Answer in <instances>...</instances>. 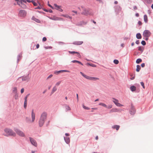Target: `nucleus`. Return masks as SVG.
Wrapping results in <instances>:
<instances>
[{"label": "nucleus", "mask_w": 153, "mask_h": 153, "mask_svg": "<svg viewBox=\"0 0 153 153\" xmlns=\"http://www.w3.org/2000/svg\"><path fill=\"white\" fill-rule=\"evenodd\" d=\"M80 10L82 11L81 14L85 15H88L89 13V10L86 9L83 7H81V8H79Z\"/></svg>", "instance_id": "f257e3e1"}, {"label": "nucleus", "mask_w": 153, "mask_h": 153, "mask_svg": "<svg viewBox=\"0 0 153 153\" xmlns=\"http://www.w3.org/2000/svg\"><path fill=\"white\" fill-rule=\"evenodd\" d=\"M80 73L85 78H86L87 79H89V80H97L99 79L97 77H91V76H87L81 72H80Z\"/></svg>", "instance_id": "f03ea898"}, {"label": "nucleus", "mask_w": 153, "mask_h": 153, "mask_svg": "<svg viewBox=\"0 0 153 153\" xmlns=\"http://www.w3.org/2000/svg\"><path fill=\"white\" fill-rule=\"evenodd\" d=\"M17 4L19 6L23 8L26 7L25 4L26 3L27 1H16Z\"/></svg>", "instance_id": "7ed1b4c3"}, {"label": "nucleus", "mask_w": 153, "mask_h": 153, "mask_svg": "<svg viewBox=\"0 0 153 153\" xmlns=\"http://www.w3.org/2000/svg\"><path fill=\"white\" fill-rule=\"evenodd\" d=\"M5 132L9 135L15 136L16 134L11 129L6 128L4 130Z\"/></svg>", "instance_id": "20e7f679"}, {"label": "nucleus", "mask_w": 153, "mask_h": 153, "mask_svg": "<svg viewBox=\"0 0 153 153\" xmlns=\"http://www.w3.org/2000/svg\"><path fill=\"white\" fill-rule=\"evenodd\" d=\"M14 131L16 134L19 136L22 137H24L25 136V134L24 133L20 130L15 128L14 129Z\"/></svg>", "instance_id": "39448f33"}, {"label": "nucleus", "mask_w": 153, "mask_h": 153, "mask_svg": "<svg viewBox=\"0 0 153 153\" xmlns=\"http://www.w3.org/2000/svg\"><path fill=\"white\" fill-rule=\"evenodd\" d=\"M151 34V33L148 30H145L143 33V36L145 37H149Z\"/></svg>", "instance_id": "423d86ee"}, {"label": "nucleus", "mask_w": 153, "mask_h": 153, "mask_svg": "<svg viewBox=\"0 0 153 153\" xmlns=\"http://www.w3.org/2000/svg\"><path fill=\"white\" fill-rule=\"evenodd\" d=\"M47 115L46 112H44L41 114L40 119L45 121L47 118Z\"/></svg>", "instance_id": "0eeeda50"}, {"label": "nucleus", "mask_w": 153, "mask_h": 153, "mask_svg": "<svg viewBox=\"0 0 153 153\" xmlns=\"http://www.w3.org/2000/svg\"><path fill=\"white\" fill-rule=\"evenodd\" d=\"M27 14L26 12L24 10H20L19 13V16L22 17H24Z\"/></svg>", "instance_id": "6e6552de"}, {"label": "nucleus", "mask_w": 153, "mask_h": 153, "mask_svg": "<svg viewBox=\"0 0 153 153\" xmlns=\"http://www.w3.org/2000/svg\"><path fill=\"white\" fill-rule=\"evenodd\" d=\"M113 99L114 100H113V102L115 104V105L119 107H121L123 106V105H122L121 104H120L118 102V100L116 99H115L114 98H113Z\"/></svg>", "instance_id": "1a4fd4ad"}, {"label": "nucleus", "mask_w": 153, "mask_h": 153, "mask_svg": "<svg viewBox=\"0 0 153 153\" xmlns=\"http://www.w3.org/2000/svg\"><path fill=\"white\" fill-rule=\"evenodd\" d=\"M27 2L28 3L32 2L33 4V5L35 6H36L38 4L40 6H41V3L39 1H36L37 3L35 2L34 1H27Z\"/></svg>", "instance_id": "9d476101"}, {"label": "nucleus", "mask_w": 153, "mask_h": 153, "mask_svg": "<svg viewBox=\"0 0 153 153\" xmlns=\"http://www.w3.org/2000/svg\"><path fill=\"white\" fill-rule=\"evenodd\" d=\"M130 110V113L131 114L134 115L135 113V110L132 105H131V108Z\"/></svg>", "instance_id": "9b49d317"}, {"label": "nucleus", "mask_w": 153, "mask_h": 153, "mask_svg": "<svg viewBox=\"0 0 153 153\" xmlns=\"http://www.w3.org/2000/svg\"><path fill=\"white\" fill-rule=\"evenodd\" d=\"M30 139L31 144L35 146H37V144L35 140L33 138L31 137H30Z\"/></svg>", "instance_id": "f8f14e48"}, {"label": "nucleus", "mask_w": 153, "mask_h": 153, "mask_svg": "<svg viewBox=\"0 0 153 153\" xmlns=\"http://www.w3.org/2000/svg\"><path fill=\"white\" fill-rule=\"evenodd\" d=\"M31 117L32 120H31V122L32 123H33L34 122L35 120V114L34 112L33 111V110L32 111Z\"/></svg>", "instance_id": "ddd939ff"}, {"label": "nucleus", "mask_w": 153, "mask_h": 153, "mask_svg": "<svg viewBox=\"0 0 153 153\" xmlns=\"http://www.w3.org/2000/svg\"><path fill=\"white\" fill-rule=\"evenodd\" d=\"M87 22L83 21L78 22L77 24V25L78 26H82L83 25H85L87 24Z\"/></svg>", "instance_id": "4468645a"}, {"label": "nucleus", "mask_w": 153, "mask_h": 153, "mask_svg": "<svg viewBox=\"0 0 153 153\" xmlns=\"http://www.w3.org/2000/svg\"><path fill=\"white\" fill-rule=\"evenodd\" d=\"M45 121L44 120L40 119L39 121V126L40 127L42 126L43 125Z\"/></svg>", "instance_id": "2eb2a0df"}, {"label": "nucleus", "mask_w": 153, "mask_h": 153, "mask_svg": "<svg viewBox=\"0 0 153 153\" xmlns=\"http://www.w3.org/2000/svg\"><path fill=\"white\" fill-rule=\"evenodd\" d=\"M29 96V94L27 95L25 98V101L24 102V107L25 108H26L27 107V99Z\"/></svg>", "instance_id": "dca6fc26"}, {"label": "nucleus", "mask_w": 153, "mask_h": 153, "mask_svg": "<svg viewBox=\"0 0 153 153\" xmlns=\"http://www.w3.org/2000/svg\"><path fill=\"white\" fill-rule=\"evenodd\" d=\"M22 78V81H26L28 79V76H23L22 77H19L18 79L17 80H19V79Z\"/></svg>", "instance_id": "f3484780"}, {"label": "nucleus", "mask_w": 153, "mask_h": 153, "mask_svg": "<svg viewBox=\"0 0 153 153\" xmlns=\"http://www.w3.org/2000/svg\"><path fill=\"white\" fill-rule=\"evenodd\" d=\"M83 42L82 41H76L74 42L73 44L76 45H80L82 44Z\"/></svg>", "instance_id": "a211bd4d"}, {"label": "nucleus", "mask_w": 153, "mask_h": 153, "mask_svg": "<svg viewBox=\"0 0 153 153\" xmlns=\"http://www.w3.org/2000/svg\"><path fill=\"white\" fill-rule=\"evenodd\" d=\"M64 139L67 143L68 144L70 143V139L69 137H64Z\"/></svg>", "instance_id": "6ab92c4d"}, {"label": "nucleus", "mask_w": 153, "mask_h": 153, "mask_svg": "<svg viewBox=\"0 0 153 153\" xmlns=\"http://www.w3.org/2000/svg\"><path fill=\"white\" fill-rule=\"evenodd\" d=\"M57 88L56 86H54L53 88L51 94H53L57 90Z\"/></svg>", "instance_id": "aec40b11"}, {"label": "nucleus", "mask_w": 153, "mask_h": 153, "mask_svg": "<svg viewBox=\"0 0 153 153\" xmlns=\"http://www.w3.org/2000/svg\"><path fill=\"white\" fill-rule=\"evenodd\" d=\"M120 127V126H119L116 125L113 126L112 128H115L117 130H118L119 129Z\"/></svg>", "instance_id": "412c9836"}, {"label": "nucleus", "mask_w": 153, "mask_h": 153, "mask_svg": "<svg viewBox=\"0 0 153 153\" xmlns=\"http://www.w3.org/2000/svg\"><path fill=\"white\" fill-rule=\"evenodd\" d=\"M130 89L132 91H135L136 90V88L134 86H131L130 87Z\"/></svg>", "instance_id": "4be33fe9"}, {"label": "nucleus", "mask_w": 153, "mask_h": 153, "mask_svg": "<svg viewBox=\"0 0 153 153\" xmlns=\"http://www.w3.org/2000/svg\"><path fill=\"white\" fill-rule=\"evenodd\" d=\"M144 20L146 23L148 22V17L146 15H145L144 16Z\"/></svg>", "instance_id": "5701e85b"}, {"label": "nucleus", "mask_w": 153, "mask_h": 153, "mask_svg": "<svg viewBox=\"0 0 153 153\" xmlns=\"http://www.w3.org/2000/svg\"><path fill=\"white\" fill-rule=\"evenodd\" d=\"M136 37L138 39H141L142 36L140 33H138L136 35Z\"/></svg>", "instance_id": "b1692460"}, {"label": "nucleus", "mask_w": 153, "mask_h": 153, "mask_svg": "<svg viewBox=\"0 0 153 153\" xmlns=\"http://www.w3.org/2000/svg\"><path fill=\"white\" fill-rule=\"evenodd\" d=\"M13 92L14 94L17 93V88L16 87H14L13 88Z\"/></svg>", "instance_id": "393cba45"}, {"label": "nucleus", "mask_w": 153, "mask_h": 153, "mask_svg": "<svg viewBox=\"0 0 153 153\" xmlns=\"http://www.w3.org/2000/svg\"><path fill=\"white\" fill-rule=\"evenodd\" d=\"M72 62L73 63L77 62V63H79V64H81L82 65H83V64L80 62L79 61H77V60H74L72 61Z\"/></svg>", "instance_id": "a878e982"}, {"label": "nucleus", "mask_w": 153, "mask_h": 153, "mask_svg": "<svg viewBox=\"0 0 153 153\" xmlns=\"http://www.w3.org/2000/svg\"><path fill=\"white\" fill-rule=\"evenodd\" d=\"M140 69V67L139 65H137V68L136 71L137 72H139Z\"/></svg>", "instance_id": "bb28decb"}, {"label": "nucleus", "mask_w": 153, "mask_h": 153, "mask_svg": "<svg viewBox=\"0 0 153 153\" xmlns=\"http://www.w3.org/2000/svg\"><path fill=\"white\" fill-rule=\"evenodd\" d=\"M26 121L28 123H32L31 122V120H30L28 117H26Z\"/></svg>", "instance_id": "cd10ccee"}, {"label": "nucleus", "mask_w": 153, "mask_h": 153, "mask_svg": "<svg viewBox=\"0 0 153 153\" xmlns=\"http://www.w3.org/2000/svg\"><path fill=\"white\" fill-rule=\"evenodd\" d=\"M99 105H102V106L103 107H105V108H107V105L105 104L104 103H99Z\"/></svg>", "instance_id": "c85d7f7f"}, {"label": "nucleus", "mask_w": 153, "mask_h": 153, "mask_svg": "<svg viewBox=\"0 0 153 153\" xmlns=\"http://www.w3.org/2000/svg\"><path fill=\"white\" fill-rule=\"evenodd\" d=\"M130 76L131 77L130 78L131 79L133 80L134 79L135 77V75H133V74H130Z\"/></svg>", "instance_id": "c756f323"}, {"label": "nucleus", "mask_w": 153, "mask_h": 153, "mask_svg": "<svg viewBox=\"0 0 153 153\" xmlns=\"http://www.w3.org/2000/svg\"><path fill=\"white\" fill-rule=\"evenodd\" d=\"M142 59H137V60H136V62L137 63V64H139V63L140 62H142Z\"/></svg>", "instance_id": "7c9ffc66"}, {"label": "nucleus", "mask_w": 153, "mask_h": 153, "mask_svg": "<svg viewBox=\"0 0 153 153\" xmlns=\"http://www.w3.org/2000/svg\"><path fill=\"white\" fill-rule=\"evenodd\" d=\"M66 109L67 111H70L71 110V108L68 105H66L65 106Z\"/></svg>", "instance_id": "2f4dec72"}, {"label": "nucleus", "mask_w": 153, "mask_h": 153, "mask_svg": "<svg viewBox=\"0 0 153 153\" xmlns=\"http://www.w3.org/2000/svg\"><path fill=\"white\" fill-rule=\"evenodd\" d=\"M62 16L64 17H66V18H69L71 19H72V17H71V16H69L68 15H62Z\"/></svg>", "instance_id": "473e14b6"}, {"label": "nucleus", "mask_w": 153, "mask_h": 153, "mask_svg": "<svg viewBox=\"0 0 153 153\" xmlns=\"http://www.w3.org/2000/svg\"><path fill=\"white\" fill-rule=\"evenodd\" d=\"M22 57V55L21 54H20L18 56V62H19V61L21 59Z\"/></svg>", "instance_id": "72a5a7b5"}, {"label": "nucleus", "mask_w": 153, "mask_h": 153, "mask_svg": "<svg viewBox=\"0 0 153 153\" xmlns=\"http://www.w3.org/2000/svg\"><path fill=\"white\" fill-rule=\"evenodd\" d=\"M54 6H55V7H56V9L57 10H58V9H59V8H60V7H61V6H59L58 5H57L56 4H54Z\"/></svg>", "instance_id": "f704fd0d"}, {"label": "nucleus", "mask_w": 153, "mask_h": 153, "mask_svg": "<svg viewBox=\"0 0 153 153\" xmlns=\"http://www.w3.org/2000/svg\"><path fill=\"white\" fill-rule=\"evenodd\" d=\"M61 83V81H58L55 84V86H58Z\"/></svg>", "instance_id": "c9c22d12"}, {"label": "nucleus", "mask_w": 153, "mask_h": 153, "mask_svg": "<svg viewBox=\"0 0 153 153\" xmlns=\"http://www.w3.org/2000/svg\"><path fill=\"white\" fill-rule=\"evenodd\" d=\"M14 94H15L14 96L15 99L16 100L18 99V95L17 93Z\"/></svg>", "instance_id": "e433bc0d"}, {"label": "nucleus", "mask_w": 153, "mask_h": 153, "mask_svg": "<svg viewBox=\"0 0 153 153\" xmlns=\"http://www.w3.org/2000/svg\"><path fill=\"white\" fill-rule=\"evenodd\" d=\"M119 61L117 59H115L114 60V62L115 64H118L119 63Z\"/></svg>", "instance_id": "4c0bfd02"}, {"label": "nucleus", "mask_w": 153, "mask_h": 153, "mask_svg": "<svg viewBox=\"0 0 153 153\" xmlns=\"http://www.w3.org/2000/svg\"><path fill=\"white\" fill-rule=\"evenodd\" d=\"M60 72L61 73H62V72H69V71H68L67 70H62L60 71Z\"/></svg>", "instance_id": "58836bf2"}, {"label": "nucleus", "mask_w": 153, "mask_h": 153, "mask_svg": "<svg viewBox=\"0 0 153 153\" xmlns=\"http://www.w3.org/2000/svg\"><path fill=\"white\" fill-rule=\"evenodd\" d=\"M82 106L83 108L85 109L89 110L90 109V108H89L85 106L84 105H83Z\"/></svg>", "instance_id": "ea45409f"}, {"label": "nucleus", "mask_w": 153, "mask_h": 153, "mask_svg": "<svg viewBox=\"0 0 153 153\" xmlns=\"http://www.w3.org/2000/svg\"><path fill=\"white\" fill-rule=\"evenodd\" d=\"M44 48L46 49H52V48L51 46H47V47H45Z\"/></svg>", "instance_id": "a19ab883"}, {"label": "nucleus", "mask_w": 153, "mask_h": 153, "mask_svg": "<svg viewBox=\"0 0 153 153\" xmlns=\"http://www.w3.org/2000/svg\"><path fill=\"white\" fill-rule=\"evenodd\" d=\"M33 20H34L35 21L37 22H40V21L38 19L34 18L33 17Z\"/></svg>", "instance_id": "79ce46f5"}, {"label": "nucleus", "mask_w": 153, "mask_h": 153, "mask_svg": "<svg viewBox=\"0 0 153 153\" xmlns=\"http://www.w3.org/2000/svg\"><path fill=\"white\" fill-rule=\"evenodd\" d=\"M77 52L75 51H69V53H70V54H74L75 53H76Z\"/></svg>", "instance_id": "37998d69"}, {"label": "nucleus", "mask_w": 153, "mask_h": 153, "mask_svg": "<svg viewBox=\"0 0 153 153\" xmlns=\"http://www.w3.org/2000/svg\"><path fill=\"white\" fill-rule=\"evenodd\" d=\"M138 50L142 52L143 51V49L141 47H138Z\"/></svg>", "instance_id": "c03bdc74"}, {"label": "nucleus", "mask_w": 153, "mask_h": 153, "mask_svg": "<svg viewBox=\"0 0 153 153\" xmlns=\"http://www.w3.org/2000/svg\"><path fill=\"white\" fill-rule=\"evenodd\" d=\"M141 43L143 45H146V42H145V41H144V40L142 41L141 42Z\"/></svg>", "instance_id": "a18cd8bd"}, {"label": "nucleus", "mask_w": 153, "mask_h": 153, "mask_svg": "<svg viewBox=\"0 0 153 153\" xmlns=\"http://www.w3.org/2000/svg\"><path fill=\"white\" fill-rule=\"evenodd\" d=\"M140 84H141V85L143 87V88L144 89L145 88V86H144V83L143 82H140Z\"/></svg>", "instance_id": "49530a36"}, {"label": "nucleus", "mask_w": 153, "mask_h": 153, "mask_svg": "<svg viewBox=\"0 0 153 153\" xmlns=\"http://www.w3.org/2000/svg\"><path fill=\"white\" fill-rule=\"evenodd\" d=\"M76 54H77V55L78 57L79 58H80L81 57V56L79 52H76Z\"/></svg>", "instance_id": "de8ad7c7"}, {"label": "nucleus", "mask_w": 153, "mask_h": 153, "mask_svg": "<svg viewBox=\"0 0 153 153\" xmlns=\"http://www.w3.org/2000/svg\"><path fill=\"white\" fill-rule=\"evenodd\" d=\"M53 76V75L52 74H51L47 78V79L48 80L50 78H51Z\"/></svg>", "instance_id": "09e8293b"}, {"label": "nucleus", "mask_w": 153, "mask_h": 153, "mask_svg": "<svg viewBox=\"0 0 153 153\" xmlns=\"http://www.w3.org/2000/svg\"><path fill=\"white\" fill-rule=\"evenodd\" d=\"M54 74H59L60 73V71H55L54 72Z\"/></svg>", "instance_id": "8fccbe9b"}, {"label": "nucleus", "mask_w": 153, "mask_h": 153, "mask_svg": "<svg viewBox=\"0 0 153 153\" xmlns=\"http://www.w3.org/2000/svg\"><path fill=\"white\" fill-rule=\"evenodd\" d=\"M24 88H22L21 90V92L22 94L24 92Z\"/></svg>", "instance_id": "3c124183"}, {"label": "nucleus", "mask_w": 153, "mask_h": 153, "mask_svg": "<svg viewBox=\"0 0 153 153\" xmlns=\"http://www.w3.org/2000/svg\"><path fill=\"white\" fill-rule=\"evenodd\" d=\"M58 10L60 12H62L63 11L62 9L61 8V7L59 8V9Z\"/></svg>", "instance_id": "603ef678"}, {"label": "nucleus", "mask_w": 153, "mask_h": 153, "mask_svg": "<svg viewBox=\"0 0 153 153\" xmlns=\"http://www.w3.org/2000/svg\"><path fill=\"white\" fill-rule=\"evenodd\" d=\"M47 40V39L46 37H44L42 39V40L43 41H45L46 40Z\"/></svg>", "instance_id": "864d4df0"}, {"label": "nucleus", "mask_w": 153, "mask_h": 153, "mask_svg": "<svg viewBox=\"0 0 153 153\" xmlns=\"http://www.w3.org/2000/svg\"><path fill=\"white\" fill-rule=\"evenodd\" d=\"M138 24L140 25H141L142 24L141 22V21H139L138 22Z\"/></svg>", "instance_id": "5fc2aeb1"}, {"label": "nucleus", "mask_w": 153, "mask_h": 153, "mask_svg": "<svg viewBox=\"0 0 153 153\" xmlns=\"http://www.w3.org/2000/svg\"><path fill=\"white\" fill-rule=\"evenodd\" d=\"M141 66L142 67H144L145 66V64L143 63L141 64Z\"/></svg>", "instance_id": "6e6d98bb"}, {"label": "nucleus", "mask_w": 153, "mask_h": 153, "mask_svg": "<svg viewBox=\"0 0 153 153\" xmlns=\"http://www.w3.org/2000/svg\"><path fill=\"white\" fill-rule=\"evenodd\" d=\"M112 106L111 105H110L108 107H107V108H112Z\"/></svg>", "instance_id": "4d7b16f0"}, {"label": "nucleus", "mask_w": 153, "mask_h": 153, "mask_svg": "<svg viewBox=\"0 0 153 153\" xmlns=\"http://www.w3.org/2000/svg\"><path fill=\"white\" fill-rule=\"evenodd\" d=\"M136 43L137 44H138L139 43V40H137L136 42Z\"/></svg>", "instance_id": "13d9d810"}, {"label": "nucleus", "mask_w": 153, "mask_h": 153, "mask_svg": "<svg viewBox=\"0 0 153 153\" xmlns=\"http://www.w3.org/2000/svg\"><path fill=\"white\" fill-rule=\"evenodd\" d=\"M72 12H74V13H75L76 14H77V12L76 11L73 10V11H72Z\"/></svg>", "instance_id": "bf43d9fd"}, {"label": "nucleus", "mask_w": 153, "mask_h": 153, "mask_svg": "<svg viewBox=\"0 0 153 153\" xmlns=\"http://www.w3.org/2000/svg\"><path fill=\"white\" fill-rule=\"evenodd\" d=\"M48 6L50 7L51 8H53V7L50 4H49V1H48Z\"/></svg>", "instance_id": "052dcab7"}, {"label": "nucleus", "mask_w": 153, "mask_h": 153, "mask_svg": "<svg viewBox=\"0 0 153 153\" xmlns=\"http://www.w3.org/2000/svg\"><path fill=\"white\" fill-rule=\"evenodd\" d=\"M36 47L37 48H39V44H37L36 45Z\"/></svg>", "instance_id": "680f3d73"}, {"label": "nucleus", "mask_w": 153, "mask_h": 153, "mask_svg": "<svg viewBox=\"0 0 153 153\" xmlns=\"http://www.w3.org/2000/svg\"><path fill=\"white\" fill-rule=\"evenodd\" d=\"M137 7L136 6H134V10H136L137 9Z\"/></svg>", "instance_id": "e2e57ef3"}, {"label": "nucleus", "mask_w": 153, "mask_h": 153, "mask_svg": "<svg viewBox=\"0 0 153 153\" xmlns=\"http://www.w3.org/2000/svg\"><path fill=\"white\" fill-rule=\"evenodd\" d=\"M136 16L137 17H138L139 16V14L138 13H136Z\"/></svg>", "instance_id": "0e129e2a"}, {"label": "nucleus", "mask_w": 153, "mask_h": 153, "mask_svg": "<svg viewBox=\"0 0 153 153\" xmlns=\"http://www.w3.org/2000/svg\"><path fill=\"white\" fill-rule=\"evenodd\" d=\"M76 97H77V101H78V94H76Z\"/></svg>", "instance_id": "69168bd1"}, {"label": "nucleus", "mask_w": 153, "mask_h": 153, "mask_svg": "<svg viewBox=\"0 0 153 153\" xmlns=\"http://www.w3.org/2000/svg\"><path fill=\"white\" fill-rule=\"evenodd\" d=\"M65 135H66L67 136H69V134H68V133H65Z\"/></svg>", "instance_id": "338daca9"}, {"label": "nucleus", "mask_w": 153, "mask_h": 153, "mask_svg": "<svg viewBox=\"0 0 153 153\" xmlns=\"http://www.w3.org/2000/svg\"><path fill=\"white\" fill-rule=\"evenodd\" d=\"M92 109L94 110H97V108H92Z\"/></svg>", "instance_id": "774afa93"}]
</instances>
